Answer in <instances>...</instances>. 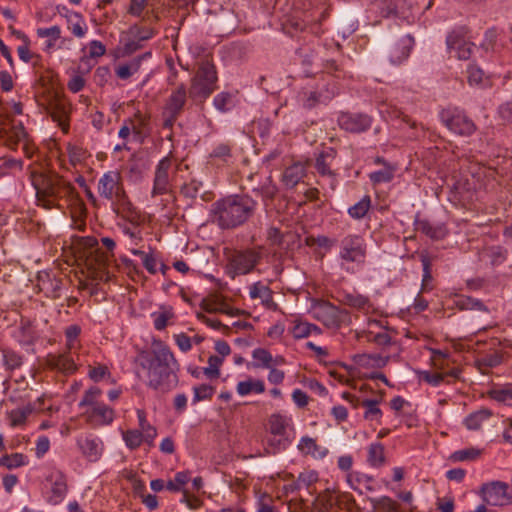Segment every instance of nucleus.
<instances>
[{"label": "nucleus", "mask_w": 512, "mask_h": 512, "mask_svg": "<svg viewBox=\"0 0 512 512\" xmlns=\"http://www.w3.org/2000/svg\"><path fill=\"white\" fill-rule=\"evenodd\" d=\"M135 364L138 378L155 391L166 393L178 384L179 364L161 340L154 339L149 349L139 351Z\"/></svg>", "instance_id": "obj_1"}, {"label": "nucleus", "mask_w": 512, "mask_h": 512, "mask_svg": "<svg viewBox=\"0 0 512 512\" xmlns=\"http://www.w3.org/2000/svg\"><path fill=\"white\" fill-rule=\"evenodd\" d=\"M258 206L248 194H234L212 204L213 221L221 229H234L246 223Z\"/></svg>", "instance_id": "obj_2"}, {"label": "nucleus", "mask_w": 512, "mask_h": 512, "mask_svg": "<svg viewBox=\"0 0 512 512\" xmlns=\"http://www.w3.org/2000/svg\"><path fill=\"white\" fill-rule=\"evenodd\" d=\"M97 191L100 197L111 203L113 211L131 223H138L140 213L130 201L118 170L105 172L98 180Z\"/></svg>", "instance_id": "obj_3"}, {"label": "nucleus", "mask_w": 512, "mask_h": 512, "mask_svg": "<svg viewBox=\"0 0 512 512\" xmlns=\"http://www.w3.org/2000/svg\"><path fill=\"white\" fill-rule=\"evenodd\" d=\"M32 184L39 205L46 209L55 207L56 201L73 194L74 186L58 174L33 173Z\"/></svg>", "instance_id": "obj_4"}, {"label": "nucleus", "mask_w": 512, "mask_h": 512, "mask_svg": "<svg viewBox=\"0 0 512 512\" xmlns=\"http://www.w3.org/2000/svg\"><path fill=\"white\" fill-rule=\"evenodd\" d=\"M102 394L99 387L92 386L84 392L79 402V407L85 408L83 415L86 422L93 427L108 426L115 418L114 409L101 401Z\"/></svg>", "instance_id": "obj_5"}, {"label": "nucleus", "mask_w": 512, "mask_h": 512, "mask_svg": "<svg viewBox=\"0 0 512 512\" xmlns=\"http://www.w3.org/2000/svg\"><path fill=\"white\" fill-rule=\"evenodd\" d=\"M366 256L367 245L362 236L348 234L341 240L338 258L342 270L355 273L365 264Z\"/></svg>", "instance_id": "obj_6"}, {"label": "nucleus", "mask_w": 512, "mask_h": 512, "mask_svg": "<svg viewBox=\"0 0 512 512\" xmlns=\"http://www.w3.org/2000/svg\"><path fill=\"white\" fill-rule=\"evenodd\" d=\"M262 253L260 249L246 248L233 250L227 256L226 273L231 279L251 273L260 263Z\"/></svg>", "instance_id": "obj_7"}, {"label": "nucleus", "mask_w": 512, "mask_h": 512, "mask_svg": "<svg viewBox=\"0 0 512 512\" xmlns=\"http://www.w3.org/2000/svg\"><path fill=\"white\" fill-rule=\"evenodd\" d=\"M217 71L214 64L204 61L200 64L195 76L191 79L189 97L192 99H207L217 88Z\"/></svg>", "instance_id": "obj_8"}, {"label": "nucleus", "mask_w": 512, "mask_h": 512, "mask_svg": "<svg viewBox=\"0 0 512 512\" xmlns=\"http://www.w3.org/2000/svg\"><path fill=\"white\" fill-rule=\"evenodd\" d=\"M189 97V91L184 83L171 89L170 94L165 100L162 119L163 127L171 129L177 119L184 112Z\"/></svg>", "instance_id": "obj_9"}, {"label": "nucleus", "mask_w": 512, "mask_h": 512, "mask_svg": "<svg viewBox=\"0 0 512 512\" xmlns=\"http://www.w3.org/2000/svg\"><path fill=\"white\" fill-rule=\"evenodd\" d=\"M441 122L453 133L460 136H471L476 131V125L471 118L458 107H447L439 114Z\"/></svg>", "instance_id": "obj_10"}, {"label": "nucleus", "mask_w": 512, "mask_h": 512, "mask_svg": "<svg viewBox=\"0 0 512 512\" xmlns=\"http://www.w3.org/2000/svg\"><path fill=\"white\" fill-rule=\"evenodd\" d=\"M480 493L483 501L491 506H506L512 504V487L503 481H491L481 486Z\"/></svg>", "instance_id": "obj_11"}, {"label": "nucleus", "mask_w": 512, "mask_h": 512, "mask_svg": "<svg viewBox=\"0 0 512 512\" xmlns=\"http://www.w3.org/2000/svg\"><path fill=\"white\" fill-rule=\"evenodd\" d=\"M313 317L327 328H339L349 319V314L330 302L322 301L313 307Z\"/></svg>", "instance_id": "obj_12"}, {"label": "nucleus", "mask_w": 512, "mask_h": 512, "mask_svg": "<svg viewBox=\"0 0 512 512\" xmlns=\"http://www.w3.org/2000/svg\"><path fill=\"white\" fill-rule=\"evenodd\" d=\"M27 136L23 123L6 115L0 118V141L9 149L16 150L18 143Z\"/></svg>", "instance_id": "obj_13"}, {"label": "nucleus", "mask_w": 512, "mask_h": 512, "mask_svg": "<svg viewBox=\"0 0 512 512\" xmlns=\"http://www.w3.org/2000/svg\"><path fill=\"white\" fill-rule=\"evenodd\" d=\"M447 48L460 60L470 58L474 44L466 40V29L460 27L451 31L446 38Z\"/></svg>", "instance_id": "obj_14"}, {"label": "nucleus", "mask_w": 512, "mask_h": 512, "mask_svg": "<svg viewBox=\"0 0 512 512\" xmlns=\"http://www.w3.org/2000/svg\"><path fill=\"white\" fill-rule=\"evenodd\" d=\"M172 160L169 157L162 158L155 167L153 188L151 195L153 197L167 194L171 190L170 170Z\"/></svg>", "instance_id": "obj_15"}, {"label": "nucleus", "mask_w": 512, "mask_h": 512, "mask_svg": "<svg viewBox=\"0 0 512 512\" xmlns=\"http://www.w3.org/2000/svg\"><path fill=\"white\" fill-rule=\"evenodd\" d=\"M76 444L83 457L90 462H97L104 451L103 441L93 434L78 436Z\"/></svg>", "instance_id": "obj_16"}, {"label": "nucleus", "mask_w": 512, "mask_h": 512, "mask_svg": "<svg viewBox=\"0 0 512 512\" xmlns=\"http://www.w3.org/2000/svg\"><path fill=\"white\" fill-rule=\"evenodd\" d=\"M339 126L351 133H361L371 127L372 119L362 113H341L338 117Z\"/></svg>", "instance_id": "obj_17"}, {"label": "nucleus", "mask_w": 512, "mask_h": 512, "mask_svg": "<svg viewBox=\"0 0 512 512\" xmlns=\"http://www.w3.org/2000/svg\"><path fill=\"white\" fill-rule=\"evenodd\" d=\"M336 154L337 152L334 148L328 147L317 156L315 161V168L317 172L322 176L330 177V185L332 189L336 186V174L331 169Z\"/></svg>", "instance_id": "obj_18"}, {"label": "nucleus", "mask_w": 512, "mask_h": 512, "mask_svg": "<svg viewBox=\"0 0 512 512\" xmlns=\"http://www.w3.org/2000/svg\"><path fill=\"white\" fill-rule=\"evenodd\" d=\"M415 230L432 240H441L446 237L448 230L443 223H433L427 219L417 218L414 222Z\"/></svg>", "instance_id": "obj_19"}, {"label": "nucleus", "mask_w": 512, "mask_h": 512, "mask_svg": "<svg viewBox=\"0 0 512 512\" xmlns=\"http://www.w3.org/2000/svg\"><path fill=\"white\" fill-rule=\"evenodd\" d=\"M414 39L410 35H405L396 42L389 51V59L392 64H401L405 61L412 50Z\"/></svg>", "instance_id": "obj_20"}, {"label": "nucleus", "mask_w": 512, "mask_h": 512, "mask_svg": "<svg viewBox=\"0 0 512 512\" xmlns=\"http://www.w3.org/2000/svg\"><path fill=\"white\" fill-rule=\"evenodd\" d=\"M333 93L329 91H312V90H303L299 93L298 99L299 102L303 105V107L311 109L320 103H327L333 97Z\"/></svg>", "instance_id": "obj_21"}, {"label": "nucleus", "mask_w": 512, "mask_h": 512, "mask_svg": "<svg viewBox=\"0 0 512 512\" xmlns=\"http://www.w3.org/2000/svg\"><path fill=\"white\" fill-rule=\"evenodd\" d=\"M51 494L48 498L49 503L57 505L62 502L67 493L66 478L61 473L50 476Z\"/></svg>", "instance_id": "obj_22"}, {"label": "nucleus", "mask_w": 512, "mask_h": 512, "mask_svg": "<svg viewBox=\"0 0 512 512\" xmlns=\"http://www.w3.org/2000/svg\"><path fill=\"white\" fill-rule=\"evenodd\" d=\"M372 6L379 10L382 17L403 13L408 6L407 0H373Z\"/></svg>", "instance_id": "obj_23"}, {"label": "nucleus", "mask_w": 512, "mask_h": 512, "mask_svg": "<svg viewBox=\"0 0 512 512\" xmlns=\"http://www.w3.org/2000/svg\"><path fill=\"white\" fill-rule=\"evenodd\" d=\"M62 281L60 279L51 278L48 273L38 276V287L46 297L56 299L60 297Z\"/></svg>", "instance_id": "obj_24"}, {"label": "nucleus", "mask_w": 512, "mask_h": 512, "mask_svg": "<svg viewBox=\"0 0 512 512\" xmlns=\"http://www.w3.org/2000/svg\"><path fill=\"white\" fill-rule=\"evenodd\" d=\"M375 163L382 164L384 167L378 171H374L369 174V179L373 184H381L392 181L396 168L387 163L384 158L377 157Z\"/></svg>", "instance_id": "obj_25"}, {"label": "nucleus", "mask_w": 512, "mask_h": 512, "mask_svg": "<svg viewBox=\"0 0 512 512\" xmlns=\"http://www.w3.org/2000/svg\"><path fill=\"white\" fill-rule=\"evenodd\" d=\"M304 176V165L301 163H294L285 169L282 181L287 188H293L303 179Z\"/></svg>", "instance_id": "obj_26"}, {"label": "nucleus", "mask_w": 512, "mask_h": 512, "mask_svg": "<svg viewBox=\"0 0 512 512\" xmlns=\"http://www.w3.org/2000/svg\"><path fill=\"white\" fill-rule=\"evenodd\" d=\"M249 295L252 299H260L261 303L268 308L274 304L272 290L261 282L251 285Z\"/></svg>", "instance_id": "obj_27"}, {"label": "nucleus", "mask_w": 512, "mask_h": 512, "mask_svg": "<svg viewBox=\"0 0 512 512\" xmlns=\"http://www.w3.org/2000/svg\"><path fill=\"white\" fill-rule=\"evenodd\" d=\"M290 332L295 339H303L311 335H320L322 331L315 324L306 321H295Z\"/></svg>", "instance_id": "obj_28"}, {"label": "nucleus", "mask_w": 512, "mask_h": 512, "mask_svg": "<svg viewBox=\"0 0 512 512\" xmlns=\"http://www.w3.org/2000/svg\"><path fill=\"white\" fill-rule=\"evenodd\" d=\"M75 351H69L53 358L51 364L63 373L71 374L76 370V360L73 356Z\"/></svg>", "instance_id": "obj_29"}, {"label": "nucleus", "mask_w": 512, "mask_h": 512, "mask_svg": "<svg viewBox=\"0 0 512 512\" xmlns=\"http://www.w3.org/2000/svg\"><path fill=\"white\" fill-rule=\"evenodd\" d=\"M151 56V53L150 52H147L145 54H143L142 56H139L137 58H134L133 60H131L129 63H126V64H122V65H119L115 72H116V75L122 79V80H127L128 78H130L133 74H135L136 72H138L139 68H140V65H141V61L144 59V58H147V57H150Z\"/></svg>", "instance_id": "obj_30"}, {"label": "nucleus", "mask_w": 512, "mask_h": 512, "mask_svg": "<svg viewBox=\"0 0 512 512\" xmlns=\"http://www.w3.org/2000/svg\"><path fill=\"white\" fill-rule=\"evenodd\" d=\"M67 20L68 29L72 34L78 38L85 36L87 32V26L81 14L77 12H69L65 15Z\"/></svg>", "instance_id": "obj_31"}, {"label": "nucleus", "mask_w": 512, "mask_h": 512, "mask_svg": "<svg viewBox=\"0 0 512 512\" xmlns=\"http://www.w3.org/2000/svg\"><path fill=\"white\" fill-rule=\"evenodd\" d=\"M137 418H138V424H139V431L144 436L145 442L152 446L154 439L157 436V430L156 428L151 425L147 419H146V413L143 410H137Z\"/></svg>", "instance_id": "obj_32"}, {"label": "nucleus", "mask_w": 512, "mask_h": 512, "mask_svg": "<svg viewBox=\"0 0 512 512\" xmlns=\"http://www.w3.org/2000/svg\"><path fill=\"white\" fill-rule=\"evenodd\" d=\"M236 391L240 396H246L250 393L261 394L265 391V384L260 379L249 378L237 383Z\"/></svg>", "instance_id": "obj_33"}, {"label": "nucleus", "mask_w": 512, "mask_h": 512, "mask_svg": "<svg viewBox=\"0 0 512 512\" xmlns=\"http://www.w3.org/2000/svg\"><path fill=\"white\" fill-rule=\"evenodd\" d=\"M298 449L302 453L311 455L314 458H323L328 452L326 449L319 447L316 444V441L308 436L301 438L298 444Z\"/></svg>", "instance_id": "obj_34"}, {"label": "nucleus", "mask_w": 512, "mask_h": 512, "mask_svg": "<svg viewBox=\"0 0 512 512\" xmlns=\"http://www.w3.org/2000/svg\"><path fill=\"white\" fill-rule=\"evenodd\" d=\"M384 446L380 442L372 443L368 447L367 462L372 467H381L385 463Z\"/></svg>", "instance_id": "obj_35"}, {"label": "nucleus", "mask_w": 512, "mask_h": 512, "mask_svg": "<svg viewBox=\"0 0 512 512\" xmlns=\"http://www.w3.org/2000/svg\"><path fill=\"white\" fill-rule=\"evenodd\" d=\"M491 414L488 409L473 412L465 418L464 425L469 430H478L482 423L490 418Z\"/></svg>", "instance_id": "obj_36"}, {"label": "nucleus", "mask_w": 512, "mask_h": 512, "mask_svg": "<svg viewBox=\"0 0 512 512\" xmlns=\"http://www.w3.org/2000/svg\"><path fill=\"white\" fill-rule=\"evenodd\" d=\"M290 441L286 435H271L267 438L265 450L268 454H277L285 450Z\"/></svg>", "instance_id": "obj_37"}, {"label": "nucleus", "mask_w": 512, "mask_h": 512, "mask_svg": "<svg viewBox=\"0 0 512 512\" xmlns=\"http://www.w3.org/2000/svg\"><path fill=\"white\" fill-rule=\"evenodd\" d=\"M269 432L271 435H279L283 436L286 435V429L288 426V419L287 417L275 413L272 414L269 418Z\"/></svg>", "instance_id": "obj_38"}, {"label": "nucleus", "mask_w": 512, "mask_h": 512, "mask_svg": "<svg viewBox=\"0 0 512 512\" xmlns=\"http://www.w3.org/2000/svg\"><path fill=\"white\" fill-rule=\"evenodd\" d=\"M28 464V458L22 453L5 454L0 458V466L15 469Z\"/></svg>", "instance_id": "obj_39"}, {"label": "nucleus", "mask_w": 512, "mask_h": 512, "mask_svg": "<svg viewBox=\"0 0 512 512\" xmlns=\"http://www.w3.org/2000/svg\"><path fill=\"white\" fill-rule=\"evenodd\" d=\"M371 207V198L365 195L360 201L348 209V214L351 218L360 220L365 217Z\"/></svg>", "instance_id": "obj_40"}, {"label": "nucleus", "mask_w": 512, "mask_h": 512, "mask_svg": "<svg viewBox=\"0 0 512 512\" xmlns=\"http://www.w3.org/2000/svg\"><path fill=\"white\" fill-rule=\"evenodd\" d=\"M214 107L222 112H228L235 106L234 95L230 92H221L213 99Z\"/></svg>", "instance_id": "obj_41"}, {"label": "nucleus", "mask_w": 512, "mask_h": 512, "mask_svg": "<svg viewBox=\"0 0 512 512\" xmlns=\"http://www.w3.org/2000/svg\"><path fill=\"white\" fill-rule=\"evenodd\" d=\"M420 261L423 268V277H422V291H430L432 289V273H431V265L432 259L427 253H421Z\"/></svg>", "instance_id": "obj_42"}, {"label": "nucleus", "mask_w": 512, "mask_h": 512, "mask_svg": "<svg viewBox=\"0 0 512 512\" xmlns=\"http://www.w3.org/2000/svg\"><path fill=\"white\" fill-rule=\"evenodd\" d=\"M254 359V367L256 368H271L273 366V356L264 348L254 349L252 352Z\"/></svg>", "instance_id": "obj_43"}, {"label": "nucleus", "mask_w": 512, "mask_h": 512, "mask_svg": "<svg viewBox=\"0 0 512 512\" xmlns=\"http://www.w3.org/2000/svg\"><path fill=\"white\" fill-rule=\"evenodd\" d=\"M455 305L460 310H477V311H487V307L484 303L478 299L468 297V296H459L455 300Z\"/></svg>", "instance_id": "obj_44"}, {"label": "nucleus", "mask_w": 512, "mask_h": 512, "mask_svg": "<svg viewBox=\"0 0 512 512\" xmlns=\"http://www.w3.org/2000/svg\"><path fill=\"white\" fill-rule=\"evenodd\" d=\"M489 396L498 402L507 403L512 400V384L497 385L489 391Z\"/></svg>", "instance_id": "obj_45"}, {"label": "nucleus", "mask_w": 512, "mask_h": 512, "mask_svg": "<svg viewBox=\"0 0 512 512\" xmlns=\"http://www.w3.org/2000/svg\"><path fill=\"white\" fill-rule=\"evenodd\" d=\"M374 509H381L383 512H399L397 502L389 496H381L379 498H369Z\"/></svg>", "instance_id": "obj_46"}, {"label": "nucleus", "mask_w": 512, "mask_h": 512, "mask_svg": "<svg viewBox=\"0 0 512 512\" xmlns=\"http://www.w3.org/2000/svg\"><path fill=\"white\" fill-rule=\"evenodd\" d=\"M123 441L130 450H135L145 442L144 436L137 429H130L122 433Z\"/></svg>", "instance_id": "obj_47"}, {"label": "nucleus", "mask_w": 512, "mask_h": 512, "mask_svg": "<svg viewBox=\"0 0 512 512\" xmlns=\"http://www.w3.org/2000/svg\"><path fill=\"white\" fill-rule=\"evenodd\" d=\"M344 300L347 305L358 310L368 311L371 308L369 299L360 294H346Z\"/></svg>", "instance_id": "obj_48"}, {"label": "nucleus", "mask_w": 512, "mask_h": 512, "mask_svg": "<svg viewBox=\"0 0 512 512\" xmlns=\"http://www.w3.org/2000/svg\"><path fill=\"white\" fill-rule=\"evenodd\" d=\"M379 401L376 399H365L361 405L365 408L364 418L366 420H379L382 416V411L378 407Z\"/></svg>", "instance_id": "obj_49"}, {"label": "nucleus", "mask_w": 512, "mask_h": 512, "mask_svg": "<svg viewBox=\"0 0 512 512\" xmlns=\"http://www.w3.org/2000/svg\"><path fill=\"white\" fill-rule=\"evenodd\" d=\"M32 413L29 406L14 409L9 412L10 425L12 427L21 426L26 422L27 417Z\"/></svg>", "instance_id": "obj_50"}, {"label": "nucleus", "mask_w": 512, "mask_h": 512, "mask_svg": "<svg viewBox=\"0 0 512 512\" xmlns=\"http://www.w3.org/2000/svg\"><path fill=\"white\" fill-rule=\"evenodd\" d=\"M190 480V473L186 471L177 472L173 480H169L166 489L172 492H179Z\"/></svg>", "instance_id": "obj_51"}, {"label": "nucleus", "mask_w": 512, "mask_h": 512, "mask_svg": "<svg viewBox=\"0 0 512 512\" xmlns=\"http://www.w3.org/2000/svg\"><path fill=\"white\" fill-rule=\"evenodd\" d=\"M81 329L78 325H70L65 330L66 346L69 351H76L79 347L78 337Z\"/></svg>", "instance_id": "obj_52"}, {"label": "nucleus", "mask_w": 512, "mask_h": 512, "mask_svg": "<svg viewBox=\"0 0 512 512\" xmlns=\"http://www.w3.org/2000/svg\"><path fill=\"white\" fill-rule=\"evenodd\" d=\"M129 34L132 38L142 42L151 39L156 34V31L152 28L133 25L129 29Z\"/></svg>", "instance_id": "obj_53"}, {"label": "nucleus", "mask_w": 512, "mask_h": 512, "mask_svg": "<svg viewBox=\"0 0 512 512\" xmlns=\"http://www.w3.org/2000/svg\"><path fill=\"white\" fill-rule=\"evenodd\" d=\"M2 356H3V363L6 367V369H8V370H14L16 368H19L22 364L21 356L12 350L3 349Z\"/></svg>", "instance_id": "obj_54"}, {"label": "nucleus", "mask_w": 512, "mask_h": 512, "mask_svg": "<svg viewBox=\"0 0 512 512\" xmlns=\"http://www.w3.org/2000/svg\"><path fill=\"white\" fill-rule=\"evenodd\" d=\"M193 403H197L203 400L211 399L215 388L209 384H201L199 386L193 387Z\"/></svg>", "instance_id": "obj_55"}, {"label": "nucleus", "mask_w": 512, "mask_h": 512, "mask_svg": "<svg viewBox=\"0 0 512 512\" xmlns=\"http://www.w3.org/2000/svg\"><path fill=\"white\" fill-rule=\"evenodd\" d=\"M223 359L219 356L212 355L208 359V367L204 368V374L210 379H216L220 376V366L222 365Z\"/></svg>", "instance_id": "obj_56"}, {"label": "nucleus", "mask_w": 512, "mask_h": 512, "mask_svg": "<svg viewBox=\"0 0 512 512\" xmlns=\"http://www.w3.org/2000/svg\"><path fill=\"white\" fill-rule=\"evenodd\" d=\"M202 306H203L204 310L209 313L220 312V313H224L227 315H234L232 312V308H230L223 301H218V300L204 301Z\"/></svg>", "instance_id": "obj_57"}, {"label": "nucleus", "mask_w": 512, "mask_h": 512, "mask_svg": "<svg viewBox=\"0 0 512 512\" xmlns=\"http://www.w3.org/2000/svg\"><path fill=\"white\" fill-rule=\"evenodd\" d=\"M3 162L0 165V176L7 175L10 171L13 170H22L23 162L20 159H15L11 157H3Z\"/></svg>", "instance_id": "obj_58"}, {"label": "nucleus", "mask_w": 512, "mask_h": 512, "mask_svg": "<svg viewBox=\"0 0 512 512\" xmlns=\"http://www.w3.org/2000/svg\"><path fill=\"white\" fill-rule=\"evenodd\" d=\"M231 156V146L226 143L218 144L210 153L211 158L218 159L222 162H227Z\"/></svg>", "instance_id": "obj_59"}, {"label": "nucleus", "mask_w": 512, "mask_h": 512, "mask_svg": "<svg viewBox=\"0 0 512 512\" xmlns=\"http://www.w3.org/2000/svg\"><path fill=\"white\" fill-rule=\"evenodd\" d=\"M480 455V450L475 448H468L455 451L451 455L453 461H469L474 460Z\"/></svg>", "instance_id": "obj_60"}, {"label": "nucleus", "mask_w": 512, "mask_h": 512, "mask_svg": "<svg viewBox=\"0 0 512 512\" xmlns=\"http://www.w3.org/2000/svg\"><path fill=\"white\" fill-rule=\"evenodd\" d=\"M318 480V474L315 471H305L303 473H300L296 485L300 488H308L310 485L315 483Z\"/></svg>", "instance_id": "obj_61"}, {"label": "nucleus", "mask_w": 512, "mask_h": 512, "mask_svg": "<svg viewBox=\"0 0 512 512\" xmlns=\"http://www.w3.org/2000/svg\"><path fill=\"white\" fill-rule=\"evenodd\" d=\"M36 33L39 38L58 40L61 37V28L57 25L47 28H38Z\"/></svg>", "instance_id": "obj_62"}, {"label": "nucleus", "mask_w": 512, "mask_h": 512, "mask_svg": "<svg viewBox=\"0 0 512 512\" xmlns=\"http://www.w3.org/2000/svg\"><path fill=\"white\" fill-rule=\"evenodd\" d=\"M468 82L470 85H480L483 82L484 72L475 65H469L467 69Z\"/></svg>", "instance_id": "obj_63"}, {"label": "nucleus", "mask_w": 512, "mask_h": 512, "mask_svg": "<svg viewBox=\"0 0 512 512\" xmlns=\"http://www.w3.org/2000/svg\"><path fill=\"white\" fill-rule=\"evenodd\" d=\"M50 448V440L47 436H40L36 441L35 453L38 458H42Z\"/></svg>", "instance_id": "obj_64"}]
</instances>
